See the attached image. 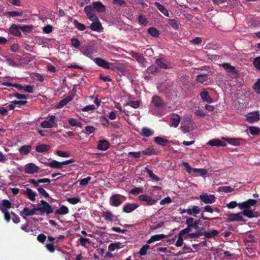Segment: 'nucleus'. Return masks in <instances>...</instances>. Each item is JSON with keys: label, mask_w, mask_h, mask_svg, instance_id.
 I'll return each mask as SVG.
<instances>
[{"label": "nucleus", "mask_w": 260, "mask_h": 260, "mask_svg": "<svg viewBox=\"0 0 260 260\" xmlns=\"http://www.w3.org/2000/svg\"><path fill=\"white\" fill-rule=\"evenodd\" d=\"M41 204L42 207H35L30 210L27 207H25L20 212L21 214H24L26 216H32L36 214L37 211H40L42 213H46L47 214H51L53 212L52 207L45 201L41 200Z\"/></svg>", "instance_id": "f257e3e1"}, {"label": "nucleus", "mask_w": 260, "mask_h": 260, "mask_svg": "<svg viewBox=\"0 0 260 260\" xmlns=\"http://www.w3.org/2000/svg\"><path fill=\"white\" fill-rule=\"evenodd\" d=\"M151 107L155 109V111H152L153 114H160L164 110L166 104L160 96L154 95L151 98Z\"/></svg>", "instance_id": "f03ea898"}, {"label": "nucleus", "mask_w": 260, "mask_h": 260, "mask_svg": "<svg viewBox=\"0 0 260 260\" xmlns=\"http://www.w3.org/2000/svg\"><path fill=\"white\" fill-rule=\"evenodd\" d=\"M93 48V46L90 45L89 43H86L82 45L79 49V50L84 56L93 59L92 55L94 53Z\"/></svg>", "instance_id": "7ed1b4c3"}, {"label": "nucleus", "mask_w": 260, "mask_h": 260, "mask_svg": "<svg viewBox=\"0 0 260 260\" xmlns=\"http://www.w3.org/2000/svg\"><path fill=\"white\" fill-rule=\"evenodd\" d=\"M222 67L226 71L232 78H237L239 77L238 71L234 66H231L229 63H223Z\"/></svg>", "instance_id": "20e7f679"}, {"label": "nucleus", "mask_w": 260, "mask_h": 260, "mask_svg": "<svg viewBox=\"0 0 260 260\" xmlns=\"http://www.w3.org/2000/svg\"><path fill=\"white\" fill-rule=\"evenodd\" d=\"M138 199L140 201L144 202L146 204L143 203L144 205L152 206L156 203V201L153 199L151 196L147 194H143L139 196Z\"/></svg>", "instance_id": "39448f33"}, {"label": "nucleus", "mask_w": 260, "mask_h": 260, "mask_svg": "<svg viewBox=\"0 0 260 260\" xmlns=\"http://www.w3.org/2000/svg\"><path fill=\"white\" fill-rule=\"evenodd\" d=\"M155 64L157 67L163 69H169L172 68V64L167 61L166 59L163 57L156 59L155 61Z\"/></svg>", "instance_id": "423d86ee"}, {"label": "nucleus", "mask_w": 260, "mask_h": 260, "mask_svg": "<svg viewBox=\"0 0 260 260\" xmlns=\"http://www.w3.org/2000/svg\"><path fill=\"white\" fill-rule=\"evenodd\" d=\"M39 168L35 164L30 162L27 164L24 167V172L28 174H34L39 172Z\"/></svg>", "instance_id": "0eeeda50"}, {"label": "nucleus", "mask_w": 260, "mask_h": 260, "mask_svg": "<svg viewBox=\"0 0 260 260\" xmlns=\"http://www.w3.org/2000/svg\"><path fill=\"white\" fill-rule=\"evenodd\" d=\"M120 197L121 195L118 193L112 195L110 198V204L114 207L119 206L122 203V200L120 199Z\"/></svg>", "instance_id": "6e6552de"}, {"label": "nucleus", "mask_w": 260, "mask_h": 260, "mask_svg": "<svg viewBox=\"0 0 260 260\" xmlns=\"http://www.w3.org/2000/svg\"><path fill=\"white\" fill-rule=\"evenodd\" d=\"M257 203V201L253 199H249L244 202L239 203V208L241 209H248L251 206H254Z\"/></svg>", "instance_id": "1a4fd4ad"}, {"label": "nucleus", "mask_w": 260, "mask_h": 260, "mask_svg": "<svg viewBox=\"0 0 260 260\" xmlns=\"http://www.w3.org/2000/svg\"><path fill=\"white\" fill-rule=\"evenodd\" d=\"M200 199L205 204H212L215 202L216 198L214 195H208L207 193H203L200 196Z\"/></svg>", "instance_id": "9d476101"}, {"label": "nucleus", "mask_w": 260, "mask_h": 260, "mask_svg": "<svg viewBox=\"0 0 260 260\" xmlns=\"http://www.w3.org/2000/svg\"><path fill=\"white\" fill-rule=\"evenodd\" d=\"M95 63L104 69H110V63L100 57H96L92 59Z\"/></svg>", "instance_id": "9b49d317"}, {"label": "nucleus", "mask_w": 260, "mask_h": 260, "mask_svg": "<svg viewBox=\"0 0 260 260\" xmlns=\"http://www.w3.org/2000/svg\"><path fill=\"white\" fill-rule=\"evenodd\" d=\"M21 193L32 202L35 201L36 196L37 195L36 192L33 191L31 189L28 187L26 188V190H23Z\"/></svg>", "instance_id": "f8f14e48"}, {"label": "nucleus", "mask_w": 260, "mask_h": 260, "mask_svg": "<svg viewBox=\"0 0 260 260\" xmlns=\"http://www.w3.org/2000/svg\"><path fill=\"white\" fill-rule=\"evenodd\" d=\"M130 54L137 60L141 66L144 67L145 63L146 62V60L141 54L134 51H132Z\"/></svg>", "instance_id": "ddd939ff"}, {"label": "nucleus", "mask_w": 260, "mask_h": 260, "mask_svg": "<svg viewBox=\"0 0 260 260\" xmlns=\"http://www.w3.org/2000/svg\"><path fill=\"white\" fill-rule=\"evenodd\" d=\"M227 221L229 222L233 221H243L245 220L241 216L240 213H231L228 215Z\"/></svg>", "instance_id": "4468645a"}, {"label": "nucleus", "mask_w": 260, "mask_h": 260, "mask_svg": "<svg viewBox=\"0 0 260 260\" xmlns=\"http://www.w3.org/2000/svg\"><path fill=\"white\" fill-rule=\"evenodd\" d=\"M246 120L250 123H253L257 121L259 119V114L258 111L251 112L247 115Z\"/></svg>", "instance_id": "2eb2a0df"}, {"label": "nucleus", "mask_w": 260, "mask_h": 260, "mask_svg": "<svg viewBox=\"0 0 260 260\" xmlns=\"http://www.w3.org/2000/svg\"><path fill=\"white\" fill-rule=\"evenodd\" d=\"M209 75L205 74H199L196 77V81L197 82L204 84L207 85L209 83Z\"/></svg>", "instance_id": "dca6fc26"}, {"label": "nucleus", "mask_w": 260, "mask_h": 260, "mask_svg": "<svg viewBox=\"0 0 260 260\" xmlns=\"http://www.w3.org/2000/svg\"><path fill=\"white\" fill-rule=\"evenodd\" d=\"M139 205L136 203L127 204L122 208V211L126 213H129L139 207Z\"/></svg>", "instance_id": "f3484780"}, {"label": "nucleus", "mask_w": 260, "mask_h": 260, "mask_svg": "<svg viewBox=\"0 0 260 260\" xmlns=\"http://www.w3.org/2000/svg\"><path fill=\"white\" fill-rule=\"evenodd\" d=\"M9 31L11 34L16 37H20L21 35L19 25L12 24L9 29Z\"/></svg>", "instance_id": "a211bd4d"}, {"label": "nucleus", "mask_w": 260, "mask_h": 260, "mask_svg": "<svg viewBox=\"0 0 260 260\" xmlns=\"http://www.w3.org/2000/svg\"><path fill=\"white\" fill-rule=\"evenodd\" d=\"M51 148V147L46 144H41L38 145L36 147V151L39 153H45L48 152Z\"/></svg>", "instance_id": "6ab92c4d"}, {"label": "nucleus", "mask_w": 260, "mask_h": 260, "mask_svg": "<svg viewBox=\"0 0 260 260\" xmlns=\"http://www.w3.org/2000/svg\"><path fill=\"white\" fill-rule=\"evenodd\" d=\"M12 207V203L8 200H3L0 203V210L2 212L7 211Z\"/></svg>", "instance_id": "aec40b11"}, {"label": "nucleus", "mask_w": 260, "mask_h": 260, "mask_svg": "<svg viewBox=\"0 0 260 260\" xmlns=\"http://www.w3.org/2000/svg\"><path fill=\"white\" fill-rule=\"evenodd\" d=\"M109 147V143L105 140H102L99 141L97 148L99 150L105 151Z\"/></svg>", "instance_id": "412c9836"}, {"label": "nucleus", "mask_w": 260, "mask_h": 260, "mask_svg": "<svg viewBox=\"0 0 260 260\" xmlns=\"http://www.w3.org/2000/svg\"><path fill=\"white\" fill-rule=\"evenodd\" d=\"M208 144L211 146L225 147L226 146V144L224 142L217 139L210 140Z\"/></svg>", "instance_id": "4be33fe9"}, {"label": "nucleus", "mask_w": 260, "mask_h": 260, "mask_svg": "<svg viewBox=\"0 0 260 260\" xmlns=\"http://www.w3.org/2000/svg\"><path fill=\"white\" fill-rule=\"evenodd\" d=\"M167 238V236L163 234L155 235L151 237V238L147 241V244H150L153 242L159 241Z\"/></svg>", "instance_id": "5701e85b"}, {"label": "nucleus", "mask_w": 260, "mask_h": 260, "mask_svg": "<svg viewBox=\"0 0 260 260\" xmlns=\"http://www.w3.org/2000/svg\"><path fill=\"white\" fill-rule=\"evenodd\" d=\"M170 120L171 121L170 125L174 127H177L180 123V117L177 114H174L173 117L171 118Z\"/></svg>", "instance_id": "b1692460"}, {"label": "nucleus", "mask_w": 260, "mask_h": 260, "mask_svg": "<svg viewBox=\"0 0 260 260\" xmlns=\"http://www.w3.org/2000/svg\"><path fill=\"white\" fill-rule=\"evenodd\" d=\"M32 146L31 145H23L19 149V152L21 155H27L31 151Z\"/></svg>", "instance_id": "393cba45"}, {"label": "nucleus", "mask_w": 260, "mask_h": 260, "mask_svg": "<svg viewBox=\"0 0 260 260\" xmlns=\"http://www.w3.org/2000/svg\"><path fill=\"white\" fill-rule=\"evenodd\" d=\"M154 132L147 127H144L142 128L141 130V132L140 133V135L142 136L146 137H149L150 136H152L154 135Z\"/></svg>", "instance_id": "a878e982"}, {"label": "nucleus", "mask_w": 260, "mask_h": 260, "mask_svg": "<svg viewBox=\"0 0 260 260\" xmlns=\"http://www.w3.org/2000/svg\"><path fill=\"white\" fill-rule=\"evenodd\" d=\"M90 28L93 31L100 32L102 30L103 27L99 20L96 22H92L90 25Z\"/></svg>", "instance_id": "bb28decb"}, {"label": "nucleus", "mask_w": 260, "mask_h": 260, "mask_svg": "<svg viewBox=\"0 0 260 260\" xmlns=\"http://www.w3.org/2000/svg\"><path fill=\"white\" fill-rule=\"evenodd\" d=\"M200 96L204 101L209 104L213 102V99L209 96V93L206 90L201 92Z\"/></svg>", "instance_id": "cd10ccee"}, {"label": "nucleus", "mask_w": 260, "mask_h": 260, "mask_svg": "<svg viewBox=\"0 0 260 260\" xmlns=\"http://www.w3.org/2000/svg\"><path fill=\"white\" fill-rule=\"evenodd\" d=\"M72 100L73 98L71 96H68L67 97L59 101V102L57 104V107L58 108H61L67 105Z\"/></svg>", "instance_id": "c85d7f7f"}, {"label": "nucleus", "mask_w": 260, "mask_h": 260, "mask_svg": "<svg viewBox=\"0 0 260 260\" xmlns=\"http://www.w3.org/2000/svg\"><path fill=\"white\" fill-rule=\"evenodd\" d=\"M219 234V232L214 229H212L211 230L210 232L204 231L202 232V235L204 236L206 238L208 239L211 238L212 237H215L217 236Z\"/></svg>", "instance_id": "c756f323"}, {"label": "nucleus", "mask_w": 260, "mask_h": 260, "mask_svg": "<svg viewBox=\"0 0 260 260\" xmlns=\"http://www.w3.org/2000/svg\"><path fill=\"white\" fill-rule=\"evenodd\" d=\"M154 4L156 7L157 9L163 13L165 16L167 17L169 16V13L168 10L164 6L158 2H155Z\"/></svg>", "instance_id": "7c9ffc66"}, {"label": "nucleus", "mask_w": 260, "mask_h": 260, "mask_svg": "<svg viewBox=\"0 0 260 260\" xmlns=\"http://www.w3.org/2000/svg\"><path fill=\"white\" fill-rule=\"evenodd\" d=\"M154 141L159 145L162 146H167L169 142L168 140L160 137H156L154 138Z\"/></svg>", "instance_id": "2f4dec72"}, {"label": "nucleus", "mask_w": 260, "mask_h": 260, "mask_svg": "<svg viewBox=\"0 0 260 260\" xmlns=\"http://www.w3.org/2000/svg\"><path fill=\"white\" fill-rule=\"evenodd\" d=\"M93 7L99 12H103L105 10V7L101 2L93 3Z\"/></svg>", "instance_id": "473e14b6"}, {"label": "nucleus", "mask_w": 260, "mask_h": 260, "mask_svg": "<svg viewBox=\"0 0 260 260\" xmlns=\"http://www.w3.org/2000/svg\"><path fill=\"white\" fill-rule=\"evenodd\" d=\"M244 243L245 244L249 245L248 243H253L255 242V239L254 238V236L250 233L247 234L245 238L244 239Z\"/></svg>", "instance_id": "72a5a7b5"}, {"label": "nucleus", "mask_w": 260, "mask_h": 260, "mask_svg": "<svg viewBox=\"0 0 260 260\" xmlns=\"http://www.w3.org/2000/svg\"><path fill=\"white\" fill-rule=\"evenodd\" d=\"M102 216L105 220L112 221L113 220L114 215L110 211H106L102 213Z\"/></svg>", "instance_id": "f704fd0d"}, {"label": "nucleus", "mask_w": 260, "mask_h": 260, "mask_svg": "<svg viewBox=\"0 0 260 260\" xmlns=\"http://www.w3.org/2000/svg\"><path fill=\"white\" fill-rule=\"evenodd\" d=\"M168 25L175 30L179 28V24L177 21L174 19H169L168 20Z\"/></svg>", "instance_id": "c9c22d12"}, {"label": "nucleus", "mask_w": 260, "mask_h": 260, "mask_svg": "<svg viewBox=\"0 0 260 260\" xmlns=\"http://www.w3.org/2000/svg\"><path fill=\"white\" fill-rule=\"evenodd\" d=\"M69 213V209L65 206H61L59 209L56 210L55 214L57 215H65Z\"/></svg>", "instance_id": "e433bc0d"}, {"label": "nucleus", "mask_w": 260, "mask_h": 260, "mask_svg": "<svg viewBox=\"0 0 260 260\" xmlns=\"http://www.w3.org/2000/svg\"><path fill=\"white\" fill-rule=\"evenodd\" d=\"M121 243L119 242L111 243L108 246V250L111 251H113L116 249L121 248Z\"/></svg>", "instance_id": "4c0bfd02"}, {"label": "nucleus", "mask_w": 260, "mask_h": 260, "mask_svg": "<svg viewBox=\"0 0 260 260\" xmlns=\"http://www.w3.org/2000/svg\"><path fill=\"white\" fill-rule=\"evenodd\" d=\"M49 165V167L55 169H61V162L58 161L56 160H52Z\"/></svg>", "instance_id": "58836bf2"}, {"label": "nucleus", "mask_w": 260, "mask_h": 260, "mask_svg": "<svg viewBox=\"0 0 260 260\" xmlns=\"http://www.w3.org/2000/svg\"><path fill=\"white\" fill-rule=\"evenodd\" d=\"M68 122L70 125L72 126H77L81 127L82 126V123L77 121L75 118H70L68 119Z\"/></svg>", "instance_id": "ea45409f"}, {"label": "nucleus", "mask_w": 260, "mask_h": 260, "mask_svg": "<svg viewBox=\"0 0 260 260\" xmlns=\"http://www.w3.org/2000/svg\"><path fill=\"white\" fill-rule=\"evenodd\" d=\"M73 23L75 27L80 31H83L86 29L85 25L79 22L77 20H74Z\"/></svg>", "instance_id": "a19ab883"}, {"label": "nucleus", "mask_w": 260, "mask_h": 260, "mask_svg": "<svg viewBox=\"0 0 260 260\" xmlns=\"http://www.w3.org/2000/svg\"><path fill=\"white\" fill-rule=\"evenodd\" d=\"M80 244L85 248H87V244H90L91 243L90 240L87 238L81 237L79 239Z\"/></svg>", "instance_id": "79ce46f5"}, {"label": "nucleus", "mask_w": 260, "mask_h": 260, "mask_svg": "<svg viewBox=\"0 0 260 260\" xmlns=\"http://www.w3.org/2000/svg\"><path fill=\"white\" fill-rule=\"evenodd\" d=\"M148 33L153 37H158L159 35L158 30L153 27H151L148 29Z\"/></svg>", "instance_id": "37998d69"}, {"label": "nucleus", "mask_w": 260, "mask_h": 260, "mask_svg": "<svg viewBox=\"0 0 260 260\" xmlns=\"http://www.w3.org/2000/svg\"><path fill=\"white\" fill-rule=\"evenodd\" d=\"M71 42L72 46L75 48H78L79 49L81 46L80 41L77 38H72L71 40Z\"/></svg>", "instance_id": "c03bdc74"}, {"label": "nucleus", "mask_w": 260, "mask_h": 260, "mask_svg": "<svg viewBox=\"0 0 260 260\" xmlns=\"http://www.w3.org/2000/svg\"><path fill=\"white\" fill-rule=\"evenodd\" d=\"M226 141L232 145L238 146L240 145V140L237 138H228L226 139Z\"/></svg>", "instance_id": "a18cd8bd"}, {"label": "nucleus", "mask_w": 260, "mask_h": 260, "mask_svg": "<svg viewBox=\"0 0 260 260\" xmlns=\"http://www.w3.org/2000/svg\"><path fill=\"white\" fill-rule=\"evenodd\" d=\"M145 170L150 178L156 181H158L160 180V178L154 174L151 170L147 168H146Z\"/></svg>", "instance_id": "49530a36"}, {"label": "nucleus", "mask_w": 260, "mask_h": 260, "mask_svg": "<svg viewBox=\"0 0 260 260\" xmlns=\"http://www.w3.org/2000/svg\"><path fill=\"white\" fill-rule=\"evenodd\" d=\"M159 72L158 68L154 65L151 66L147 69V72L153 75H155Z\"/></svg>", "instance_id": "de8ad7c7"}, {"label": "nucleus", "mask_w": 260, "mask_h": 260, "mask_svg": "<svg viewBox=\"0 0 260 260\" xmlns=\"http://www.w3.org/2000/svg\"><path fill=\"white\" fill-rule=\"evenodd\" d=\"M253 65L256 70L260 71V56L254 58Z\"/></svg>", "instance_id": "09e8293b"}, {"label": "nucleus", "mask_w": 260, "mask_h": 260, "mask_svg": "<svg viewBox=\"0 0 260 260\" xmlns=\"http://www.w3.org/2000/svg\"><path fill=\"white\" fill-rule=\"evenodd\" d=\"M124 106H129L134 108H138L140 106V103L138 101H131L128 103H127L126 104H124Z\"/></svg>", "instance_id": "8fccbe9b"}, {"label": "nucleus", "mask_w": 260, "mask_h": 260, "mask_svg": "<svg viewBox=\"0 0 260 260\" xmlns=\"http://www.w3.org/2000/svg\"><path fill=\"white\" fill-rule=\"evenodd\" d=\"M149 244L144 245L140 250L139 254L140 255H145L147 250L150 248Z\"/></svg>", "instance_id": "3c124183"}, {"label": "nucleus", "mask_w": 260, "mask_h": 260, "mask_svg": "<svg viewBox=\"0 0 260 260\" xmlns=\"http://www.w3.org/2000/svg\"><path fill=\"white\" fill-rule=\"evenodd\" d=\"M22 15V13L19 12L18 11H8L5 13L6 16H9L11 17H17L19 16H21Z\"/></svg>", "instance_id": "603ef678"}, {"label": "nucleus", "mask_w": 260, "mask_h": 260, "mask_svg": "<svg viewBox=\"0 0 260 260\" xmlns=\"http://www.w3.org/2000/svg\"><path fill=\"white\" fill-rule=\"evenodd\" d=\"M249 129L250 134L253 136L257 135L260 132V129L255 126L250 127Z\"/></svg>", "instance_id": "864d4df0"}, {"label": "nucleus", "mask_w": 260, "mask_h": 260, "mask_svg": "<svg viewBox=\"0 0 260 260\" xmlns=\"http://www.w3.org/2000/svg\"><path fill=\"white\" fill-rule=\"evenodd\" d=\"M139 22L140 24H142L144 26H146L148 23L146 16L145 15H140L138 17Z\"/></svg>", "instance_id": "5fc2aeb1"}, {"label": "nucleus", "mask_w": 260, "mask_h": 260, "mask_svg": "<svg viewBox=\"0 0 260 260\" xmlns=\"http://www.w3.org/2000/svg\"><path fill=\"white\" fill-rule=\"evenodd\" d=\"M242 214L249 218L254 217L253 212H252V211L250 210L244 209V210L242 212Z\"/></svg>", "instance_id": "6e6d98bb"}, {"label": "nucleus", "mask_w": 260, "mask_h": 260, "mask_svg": "<svg viewBox=\"0 0 260 260\" xmlns=\"http://www.w3.org/2000/svg\"><path fill=\"white\" fill-rule=\"evenodd\" d=\"M56 154L58 156L62 157H68L70 156V153L68 151H63L61 150H56Z\"/></svg>", "instance_id": "4d7b16f0"}, {"label": "nucleus", "mask_w": 260, "mask_h": 260, "mask_svg": "<svg viewBox=\"0 0 260 260\" xmlns=\"http://www.w3.org/2000/svg\"><path fill=\"white\" fill-rule=\"evenodd\" d=\"M233 190H234V189L232 188L230 186H223L220 187L218 188L219 191H223L225 192H231L233 191Z\"/></svg>", "instance_id": "13d9d810"}, {"label": "nucleus", "mask_w": 260, "mask_h": 260, "mask_svg": "<svg viewBox=\"0 0 260 260\" xmlns=\"http://www.w3.org/2000/svg\"><path fill=\"white\" fill-rule=\"evenodd\" d=\"M95 131V128L94 126L88 125V126H86L85 127L84 133L86 134L90 135V134L93 133Z\"/></svg>", "instance_id": "bf43d9fd"}, {"label": "nucleus", "mask_w": 260, "mask_h": 260, "mask_svg": "<svg viewBox=\"0 0 260 260\" xmlns=\"http://www.w3.org/2000/svg\"><path fill=\"white\" fill-rule=\"evenodd\" d=\"M41 126L42 127L44 128H52L54 126V125L50 123V122L47 120H45L41 122Z\"/></svg>", "instance_id": "052dcab7"}, {"label": "nucleus", "mask_w": 260, "mask_h": 260, "mask_svg": "<svg viewBox=\"0 0 260 260\" xmlns=\"http://www.w3.org/2000/svg\"><path fill=\"white\" fill-rule=\"evenodd\" d=\"M67 201L73 205H75L80 201L79 198H69L67 199Z\"/></svg>", "instance_id": "680f3d73"}, {"label": "nucleus", "mask_w": 260, "mask_h": 260, "mask_svg": "<svg viewBox=\"0 0 260 260\" xmlns=\"http://www.w3.org/2000/svg\"><path fill=\"white\" fill-rule=\"evenodd\" d=\"M38 192L45 198L49 197V193L42 187H38L37 188Z\"/></svg>", "instance_id": "e2e57ef3"}, {"label": "nucleus", "mask_w": 260, "mask_h": 260, "mask_svg": "<svg viewBox=\"0 0 260 260\" xmlns=\"http://www.w3.org/2000/svg\"><path fill=\"white\" fill-rule=\"evenodd\" d=\"M90 177H87L86 178L82 179L79 180V184L80 185L85 186L87 185L89 181L91 180Z\"/></svg>", "instance_id": "0e129e2a"}, {"label": "nucleus", "mask_w": 260, "mask_h": 260, "mask_svg": "<svg viewBox=\"0 0 260 260\" xmlns=\"http://www.w3.org/2000/svg\"><path fill=\"white\" fill-rule=\"evenodd\" d=\"M142 52L145 54L146 55L148 56H151L153 53V50L151 48H143L142 49Z\"/></svg>", "instance_id": "69168bd1"}, {"label": "nucleus", "mask_w": 260, "mask_h": 260, "mask_svg": "<svg viewBox=\"0 0 260 260\" xmlns=\"http://www.w3.org/2000/svg\"><path fill=\"white\" fill-rule=\"evenodd\" d=\"M154 150L150 147H148L142 151V154L145 155H150L154 154Z\"/></svg>", "instance_id": "338daca9"}, {"label": "nucleus", "mask_w": 260, "mask_h": 260, "mask_svg": "<svg viewBox=\"0 0 260 260\" xmlns=\"http://www.w3.org/2000/svg\"><path fill=\"white\" fill-rule=\"evenodd\" d=\"M253 88L256 93L260 94V79H258L254 84Z\"/></svg>", "instance_id": "774afa93"}]
</instances>
